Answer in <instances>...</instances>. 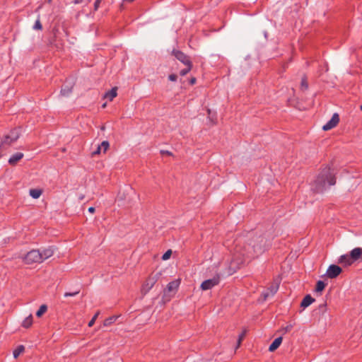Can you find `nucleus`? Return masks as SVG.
<instances>
[{"instance_id":"obj_1","label":"nucleus","mask_w":362,"mask_h":362,"mask_svg":"<svg viewBox=\"0 0 362 362\" xmlns=\"http://www.w3.org/2000/svg\"><path fill=\"white\" fill-rule=\"evenodd\" d=\"M236 253L241 256L240 264H243L246 261H252L258 257V252L255 244L246 243L240 247L237 248Z\"/></svg>"},{"instance_id":"obj_2","label":"nucleus","mask_w":362,"mask_h":362,"mask_svg":"<svg viewBox=\"0 0 362 362\" xmlns=\"http://www.w3.org/2000/svg\"><path fill=\"white\" fill-rule=\"evenodd\" d=\"M316 182L321 185H325L327 183L329 185H334L336 183V177L329 167H326L318 175Z\"/></svg>"},{"instance_id":"obj_3","label":"nucleus","mask_w":362,"mask_h":362,"mask_svg":"<svg viewBox=\"0 0 362 362\" xmlns=\"http://www.w3.org/2000/svg\"><path fill=\"white\" fill-rule=\"evenodd\" d=\"M158 279L156 274H151L142 283L140 289L141 293L143 296L146 295L157 282Z\"/></svg>"},{"instance_id":"obj_4","label":"nucleus","mask_w":362,"mask_h":362,"mask_svg":"<svg viewBox=\"0 0 362 362\" xmlns=\"http://www.w3.org/2000/svg\"><path fill=\"white\" fill-rule=\"evenodd\" d=\"M23 262L25 264H33L35 263H42L40 251L39 250H32L29 251L23 257Z\"/></svg>"},{"instance_id":"obj_5","label":"nucleus","mask_w":362,"mask_h":362,"mask_svg":"<svg viewBox=\"0 0 362 362\" xmlns=\"http://www.w3.org/2000/svg\"><path fill=\"white\" fill-rule=\"evenodd\" d=\"M20 136L19 130L17 129H13L10 131L8 135H6L1 143V148H4L6 146H10L13 143L16 142Z\"/></svg>"},{"instance_id":"obj_6","label":"nucleus","mask_w":362,"mask_h":362,"mask_svg":"<svg viewBox=\"0 0 362 362\" xmlns=\"http://www.w3.org/2000/svg\"><path fill=\"white\" fill-rule=\"evenodd\" d=\"M221 281V276L219 274H216L212 279L204 281L200 286L202 291H206L211 289L214 286L219 284Z\"/></svg>"},{"instance_id":"obj_7","label":"nucleus","mask_w":362,"mask_h":362,"mask_svg":"<svg viewBox=\"0 0 362 362\" xmlns=\"http://www.w3.org/2000/svg\"><path fill=\"white\" fill-rule=\"evenodd\" d=\"M342 272V269L340 267L332 264L330 265L326 272V275L329 279H334L337 277Z\"/></svg>"},{"instance_id":"obj_8","label":"nucleus","mask_w":362,"mask_h":362,"mask_svg":"<svg viewBox=\"0 0 362 362\" xmlns=\"http://www.w3.org/2000/svg\"><path fill=\"white\" fill-rule=\"evenodd\" d=\"M339 122V116L337 113H334L330 120H329L323 127L322 129L324 131H328L330 130L335 127L337 126V124Z\"/></svg>"},{"instance_id":"obj_9","label":"nucleus","mask_w":362,"mask_h":362,"mask_svg":"<svg viewBox=\"0 0 362 362\" xmlns=\"http://www.w3.org/2000/svg\"><path fill=\"white\" fill-rule=\"evenodd\" d=\"M173 54L185 65L189 66V64H192L189 57L182 51L173 49Z\"/></svg>"},{"instance_id":"obj_10","label":"nucleus","mask_w":362,"mask_h":362,"mask_svg":"<svg viewBox=\"0 0 362 362\" xmlns=\"http://www.w3.org/2000/svg\"><path fill=\"white\" fill-rule=\"evenodd\" d=\"M181 279H177L173 281H170L166 287V290L168 292H176L180 285Z\"/></svg>"},{"instance_id":"obj_11","label":"nucleus","mask_w":362,"mask_h":362,"mask_svg":"<svg viewBox=\"0 0 362 362\" xmlns=\"http://www.w3.org/2000/svg\"><path fill=\"white\" fill-rule=\"evenodd\" d=\"M339 263L345 267H347L351 266L354 263V261L351 259L350 255L346 254L341 255L339 257Z\"/></svg>"},{"instance_id":"obj_12","label":"nucleus","mask_w":362,"mask_h":362,"mask_svg":"<svg viewBox=\"0 0 362 362\" xmlns=\"http://www.w3.org/2000/svg\"><path fill=\"white\" fill-rule=\"evenodd\" d=\"M54 255V250L52 247H48L44 249L42 251H40V256L42 259V262L46 260L47 259L51 257Z\"/></svg>"},{"instance_id":"obj_13","label":"nucleus","mask_w":362,"mask_h":362,"mask_svg":"<svg viewBox=\"0 0 362 362\" xmlns=\"http://www.w3.org/2000/svg\"><path fill=\"white\" fill-rule=\"evenodd\" d=\"M350 256L354 262L362 257V249L356 247L350 252Z\"/></svg>"},{"instance_id":"obj_14","label":"nucleus","mask_w":362,"mask_h":362,"mask_svg":"<svg viewBox=\"0 0 362 362\" xmlns=\"http://www.w3.org/2000/svg\"><path fill=\"white\" fill-rule=\"evenodd\" d=\"M23 158V153H16L13 154L8 160V163L11 165H15L16 163Z\"/></svg>"},{"instance_id":"obj_15","label":"nucleus","mask_w":362,"mask_h":362,"mask_svg":"<svg viewBox=\"0 0 362 362\" xmlns=\"http://www.w3.org/2000/svg\"><path fill=\"white\" fill-rule=\"evenodd\" d=\"M315 301V299L310 295H306L300 303V306L303 308H307Z\"/></svg>"},{"instance_id":"obj_16","label":"nucleus","mask_w":362,"mask_h":362,"mask_svg":"<svg viewBox=\"0 0 362 362\" xmlns=\"http://www.w3.org/2000/svg\"><path fill=\"white\" fill-rule=\"evenodd\" d=\"M33 324V317L32 314L27 317H25L21 323V326L25 329H29L32 327Z\"/></svg>"},{"instance_id":"obj_17","label":"nucleus","mask_w":362,"mask_h":362,"mask_svg":"<svg viewBox=\"0 0 362 362\" xmlns=\"http://www.w3.org/2000/svg\"><path fill=\"white\" fill-rule=\"evenodd\" d=\"M281 342H282V337H280L276 338L273 341V342L270 344V346L269 347V351L271 352L274 351L279 347Z\"/></svg>"},{"instance_id":"obj_18","label":"nucleus","mask_w":362,"mask_h":362,"mask_svg":"<svg viewBox=\"0 0 362 362\" xmlns=\"http://www.w3.org/2000/svg\"><path fill=\"white\" fill-rule=\"evenodd\" d=\"M117 87H114L112 88L110 90H109L108 92H107L105 95V98L108 99L110 101H112L113 100V99L117 97Z\"/></svg>"},{"instance_id":"obj_19","label":"nucleus","mask_w":362,"mask_h":362,"mask_svg":"<svg viewBox=\"0 0 362 362\" xmlns=\"http://www.w3.org/2000/svg\"><path fill=\"white\" fill-rule=\"evenodd\" d=\"M120 315H112L110 317L106 318L103 321V326L104 327H109L111 325H112L119 317Z\"/></svg>"},{"instance_id":"obj_20","label":"nucleus","mask_w":362,"mask_h":362,"mask_svg":"<svg viewBox=\"0 0 362 362\" xmlns=\"http://www.w3.org/2000/svg\"><path fill=\"white\" fill-rule=\"evenodd\" d=\"M29 194L33 198L37 199L42 195V190L40 189H30Z\"/></svg>"},{"instance_id":"obj_21","label":"nucleus","mask_w":362,"mask_h":362,"mask_svg":"<svg viewBox=\"0 0 362 362\" xmlns=\"http://www.w3.org/2000/svg\"><path fill=\"white\" fill-rule=\"evenodd\" d=\"M25 351V347L23 345H19L16 349H14L13 354L15 358H17L20 354L23 353Z\"/></svg>"},{"instance_id":"obj_22","label":"nucleus","mask_w":362,"mask_h":362,"mask_svg":"<svg viewBox=\"0 0 362 362\" xmlns=\"http://www.w3.org/2000/svg\"><path fill=\"white\" fill-rule=\"evenodd\" d=\"M47 310V306L46 305H42L38 310L36 312V316L37 317H42Z\"/></svg>"},{"instance_id":"obj_23","label":"nucleus","mask_w":362,"mask_h":362,"mask_svg":"<svg viewBox=\"0 0 362 362\" xmlns=\"http://www.w3.org/2000/svg\"><path fill=\"white\" fill-rule=\"evenodd\" d=\"M326 286V284L322 281H318L316 284L315 291L322 292Z\"/></svg>"},{"instance_id":"obj_24","label":"nucleus","mask_w":362,"mask_h":362,"mask_svg":"<svg viewBox=\"0 0 362 362\" xmlns=\"http://www.w3.org/2000/svg\"><path fill=\"white\" fill-rule=\"evenodd\" d=\"M99 146H101V148L103 149V153H105L110 148V144L107 141H103Z\"/></svg>"},{"instance_id":"obj_25","label":"nucleus","mask_w":362,"mask_h":362,"mask_svg":"<svg viewBox=\"0 0 362 362\" xmlns=\"http://www.w3.org/2000/svg\"><path fill=\"white\" fill-rule=\"evenodd\" d=\"M186 66H187L186 69H184L180 71V74L181 76H185L186 74H187L191 71V69L192 68V64H189V65H186Z\"/></svg>"},{"instance_id":"obj_26","label":"nucleus","mask_w":362,"mask_h":362,"mask_svg":"<svg viewBox=\"0 0 362 362\" xmlns=\"http://www.w3.org/2000/svg\"><path fill=\"white\" fill-rule=\"evenodd\" d=\"M172 255V250H168L162 256V259L165 261L170 258Z\"/></svg>"},{"instance_id":"obj_27","label":"nucleus","mask_w":362,"mask_h":362,"mask_svg":"<svg viewBox=\"0 0 362 362\" xmlns=\"http://www.w3.org/2000/svg\"><path fill=\"white\" fill-rule=\"evenodd\" d=\"M100 314V312L98 311L95 315L94 316L92 317V319L90 320V322H88V327H92L94 324H95V322L96 320V319L98 318V315Z\"/></svg>"},{"instance_id":"obj_28","label":"nucleus","mask_w":362,"mask_h":362,"mask_svg":"<svg viewBox=\"0 0 362 362\" xmlns=\"http://www.w3.org/2000/svg\"><path fill=\"white\" fill-rule=\"evenodd\" d=\"M34 29L41 30L42 29V24L40 20H37L34 25Z\"/></svg>"},{"instance_id":"obj_29","label":"nucleus","mask_w":362,"mask_h":362,"mask_svg":"<svg viewBox=\"0 0 362 362\" xmlns=\"http://www.w3.org/2000/svg\"><path fill=\"white\" fill-rule=\"evenodd\" d=\"M301 87L304 88L305 89H307L308 87V83L307 78L305 76L303 77L301 80Z\"/></svg>"},{"instance_id":"obj_30","label":"nucleus","mask_w":362,"mask_h":362,"mask_svg":"<svg viewBox=\"0 0 362 362\" xmlns=\"http://www.w3.org/2000/svg\"><path fill=\"white\" fill-rule=\"evenodd\" d=\"M245 332H243L240 336H239V338H238V346H239L242 342V341L243 340L244 337H245Z\"/></svg>"},{"instance_id":"obj_31","label":"nucleus","mask_w":362,"mask_h":362,"mask_svg":"<svg viewBox=\"0 0 362 362\" xmlns=\"http://www.w3.org/2000/svg\"><path fill=\"white\" fill-rule=\"evenodd\" d=\"M78 293H79V291L73 292V293L66 292L64 293V296L65 297L74 296L77 295Z\"/></svg>"},{"instance_id":"obj_32","label":"nucleus","mask_w":362,"mask_h":362,"mask_svg":"<svg viewBox=\"0 0 362 362\" xmlns=\"http://www.w3.org/2000/svg\"><path fill=\"white\" fill-rule=\"evenodd\" d=\"M101 3V0H96L94 3V10L97 11L98 8L100 7Z\"/></svg>"},{"instance_id":"obj_33","label":"nucleus","mask_w":362,"mask_h":362,"mask_svg":"<svg viewBox=\"0 0 362 362\" xmlns=\"http://www.w3.org/2000/svg\"><path fill=\"white\" fill-rule=\"evenodd\" d=\"M168 78L171 81H175L177 78V76L175 74H170V75H169Z\"/></svg>"},{"instance_id":"obj_34","label":"nucleus","mask_w":362,"mask_h":362,"mask_svg":"<svg viewBox=\"0 0 362 362\" xmlns=\"http://www.w3.org/2000/svg\"><path fill=\"white\" fill-rule=\"evenodd\" d=\"M101 146H98V148L96 149L95 151L93 152L92 155L93 156H95V155H99L101 152Z\"/></svg>"},{"instance_id":"obj_35","label":"nucleus","mask_w":362,"mask_h":362,"mask_svg":"<svg viewBox=\"0 0 362 362\" xmlns=\"http://www.w3.org/2000/svg\"><path fill=\"white\" fill-rule=\"evenodd\" d=\"M278 288H279V286H272V287H271V291H272V293H275L277 291Z\"/></svg>"},{"instance_id":"obj_36","label":"nucleus","mask_w":362,"mask_h":362,"mask_svg":"<svg viewBox=\"0 0 362 362\" xmlns=\"http://www.w3.org/2000/svg\"><path fill=\"white\" fill-rule=\"evenodd\" d=\"M196 81H197L196 78L192 77V78H190V80H189V83H190L191 85H194V84H195Z\"/></svg>"},{"instance_id":"obj_37","label":"nucleus","mask_w":362,"mask_h":362,"mask_svg":"<svg viewBox=\"0 0 362 362\" xmlns=\"http://www.w3.org/2000/svg\"><path fill=\"white\" fill-rule=\"evenodd\" d=\"M95 209L94 207L91 206L88 209V211L91 214H93L95 212Z\"/></svg>"},{"instance_id":"obj_38","label":"nucleus","mask_w":362,"mask_h":362,"mask_svg":"<svg viewBox=\"0 0 362 362\" xmlns=\"http://www.w3.org/2000/svg\"><path fill=\"white\" fill-rule=\"evenodd\" d=\"M83 0H74L75 4H78L82 2Z\"/></svg>"},{"instance_id":"obj_39","label":"nucleus","mask_w":362,"mask_h":362,"mask_svg":"<svg viewBox=\"0 0 362 362\" xmlns=\"http://www.w3.org/2000/svg\"><path fill=\"white\" fill-rule=\"evenodd\" d=\"M135 0H123L124 2H133Z\"/></svg>"},{"instance_id":"obj_40","label":"nucleus","mask_w":362,"mask_h":362,"mask_svg":"<svg viewBox=\"0 0 362 362\" xmlns=\"http://www.w3.org/2000/svg\"><path fill=\"white\" fill-rule=\"evenodd\" d=\"M52 0H48V3H51Z\"/></svg>"},{"instance_id":"obj_41","label":"nucleus","mask_w":362,"mask_h":362,"mask_svg":"<svg viewBox=\"0 0 362 362\" xmlns=\"http://www.w3.org/2000/svg\"><path fill=\"white\" fill-rule=\"evenodd\" d=\"M360 108H361V110H362V105H361V107H360Z\"/></svg>"}]
</instances>
